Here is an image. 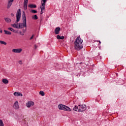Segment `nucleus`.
I'll return each mask as SVG.
<instances>
[{
  "mask_svg": "<svg viewBox=\"0 0 126 126\" xmlns=\"http://www.w3.org/2000/svg\"><path fill=\"white\" fill-rule=\"evenodd\" d=\"M83 40L80 38V36H78L74 42V47L75 50L77 51H80L82 48H83Z\"/></svg>",
  "mask_w": 126,
  "mask_h": 126,
  "instance_id": "nucleus-1",
  "label": "nucleus"
},
{
  "mask_svg": "<svg viewBox=\"0 0 126 126\" xmlns=\"http://www.w3.org/2000/svg\"><path fill=\"white\" fill-rule=\"evenodd\" d=\"M23 23L18 24V29H21L24 27H26V16L25 15V12H23Z\"/></svg>",
  "mask_w": 126,
  "mask_h": 126,
  "instance_id": "nucleus-2",
  "label": "nucleus"
},
{
  "mask_svg": "<svg viewBox=\"0 0 126 126\" xmlns=\"http://www.w3.org/2000/svg\"><path fill=\"white\" fill-rule=\"evenodd\" d=\"M58 108L59 110H63V111H67V112H70L71 111L70 108L63 104H59Z\"/></svg>",
  "mask_w": 126,
  "mask_h": 126,
  "instance_id": "nucleus-3",
  "label": "nucleus"
},
{
  "mask_svg": "<svg viewBox=\"0 0 126 126\" xmlns=\"http://www.w3.org/2000/svg\"><path fill=\"white\" fill-rule=\"evenodd\" d=\"M21 17V10L19 9L18 10L16 14V18H17V20L16 21V23H17V22H19Z\"/></svg>",
  "mask_w": 126,
  "mask_h": 126,
  "instance_id": "nucleus-4",
  "label": "nucleus"
},
{
  "mask_svg": "<svg viewBox=\"0 0 126 126\" xmlns=\"http://www.w3.org/2000/svg\"><path fill=\"white\" fill-rule=\"evenodd\" d=\"M86 105H79L78 106V111L79 112H84L86 110Z\"/></svg>",
  "mask_w": 126,
  "mask_h": 126,
  "instance_id": "nucleus-5",
  "label": "nucleus"
},
{
  "mask_svg": "<svg viewBox=\"0 0 126 126\" xmlns=\"http://www.w3.org/2000/svg\"><path fill=\"white\" fill-rule=\"evenodd\" d=\"M12 53H16V54H20L21 52H22V49L18 48V49H13L12 50Z\"/></svg>",
  "mask_w": 126,
  "mask_h": 126,
  "instance_id": "nucleus-6",
  "label": "nucleus"
},
{
  "mask_svg": "<svg viewBox=\"0 0 126 126\" xmlns=\"http://www.w3.org/2000/svg\"><path fill=\"white\" fill-rule=\"evenodd\" d=\"M13 108L15 110H18L19 109V104L18 101H15L13 104Z\"/></svg>",
  "mask_w": 126,
  "mask_h": 126,
  "instance_id": "nucleus-7",
  "label": "nucleus"
},
{
  "mask_svg": "<svg viewBox=\"0 0 126 126\" xmlns=\"http://www.w3.org/2000/svg\"><path fill=\"white\" fill-rule=\"evenodd\" d=\"M26 106L28 108H30V107L34 106V102L29 101L28 103H27Z\"/></svg>",
  "mask_w": 126,
  "mask_h": 126,
  "instance_id": "nucleus-8",
  "label": "nucleus"
},
{
  "mask_svg": "<svg viewBox=\"0 0 126 126\" xmlns=\"http://www.w3.org/2000/svg\"><path fill=\"white\" fill-rule=\"evenodd\" d=\"M12 2H13V0H8L7 8H10V6L12 5Z\"/></svg>",
  "mask_w": 126,
  "mask_h": 126,
  "instance_id": "nucleus-9",
  "label": "nucleus"
},
{
  "mask_svg": "<svg viewBox=\"0 0 126 126\" xmlns=\"http://www.w3.org/2000/svg\"><path fill=\"white\" fill-rule=\"evenodd\" d=\"M28 4V0H24V9L26 10L27 9V5Z\"/></svg>",
  "mask_w": 126,
  "mask_h": 126,
  "instance_id": "nucleus-10",
  "label": "nucleus"
},
{
  "mask_svg": "<svg viewBox=\"0 0 126 126\" xmlns=\"http://www.w3.org/2000/svg\"><path fill=\"white\" fill-rule=\"evenodd\" d=\"M60 31H61V28L57 27L55 29V34L56 35H58V34H60Z\"/></svg>",
  "mask_w": 126,
  "mask_h": 126,
  "instance_id": "nucleus-11",
  "label": "nucleus"
},
{
  "mask_svg": "<svg viewBox=\"0 0 126 126\" xmlns=\"http://www.w3.org/2000/svg\"><path fill=\"white\" fill-rule=\"evenodd\" d=\"M45 8H46V3H42L41 6H40L41 10L43 11V10H45Z\"/></svg>",
  "mask_w": 126,
  "mask_h": 126,
  "instance_id": "nucleus-12",
  "label": "nucleus"
},
{
  "mask_svg": "<svg viewBox=\"0 0 126 126\" xmlns=\"http://www.w3.org/2000/svg\"><path fill=\"white\" fill-rule=\"evenodd\" d=\"M13 95L14 96H17V97H18V96H21L22 97V96H23L22 94H21L20 93H17V92L14 93Z\"/></svg>",
  "mask_w": 126,
  "mask_h": 126,
  "instance_id": "nucleus-13",
  "label": "nucleus"
},
{
  "mask_svg": "<svg viewBox=\"0 0 126 126\" xmlns=\"http://www.w3.org/2000/svg\"><path fill=\"white\" fill-rule=\"evenodd\" d=\"M29 7L30 8H36L37 6L35 4H30L28 5Z\"/></svg>",
  "mask_w": 126,
  "mask_h": 126,
  "instance_id": "nucleus-14",
  "label": "nucleus"
},
{
  "mask_svg": "<svg viewBox=\"0 0 126 126\" xmlns=\"http://www.w3.org/2000/svg\"><path fill=\"white\" fill-rule=\"evenodd\" d=\"M57 38L58 39V40H63L64 39V36H61L60 35H58L57 36Z\"/></svg>",
  "mask_w": 126,
  "mask_h": 126,
  "instance_id": "nucleus-15",
  "label": "nucleus"
},
{
  "mask_svg": "<svg viewBox=\"0 0 126 126\" xmlns=\"http://www.w3.org/2000/svg\"><path fill=\"white\" fill-rule=\"evenodd\" d=\"M2 82L4 83V84H8V80L6 79H3Z\"/></svg>",
  "mask_w": 126,
  "mask_h": 126,
  "instance_id": "nucleus-16",
  "label": "nucleus"
},
{
  "mask_svg": "<svg viewBox=\"0 0 126 126\" xmlns=\"http://www.w3.org/2000/svg\"><path fill=\"white\" fill-rule=\"evenodd\" d=\"M4 20L7 22V23H10V22H11V19L9 18H4Z\"/></svg>",
  "mask_w": 126,
  "mask_h": 126,
  "instance_id": "nucleus-17",
  "label": "nucleus"
},
{
  "mask_svg": "<svg viewBox=\"0 0 126 126\" xmlns=\"http://www.w3.org/2000/svg\"><path fill=\"white\" fill-rule=\"evenodd\" d=\"M11 26H12V27H13L14 28H16L17 29H18V24H12Z\"/></svg>",
  "mask_w": 126,
  "mask_h": 126,
  "instance_id": "nucleus-18",
  "label": "nucleus"
},
{
  "mask_svg": "<svg viewBox=\"0 0 126 126\" xmlns=\"http://www.w3.org/2000/svg\"><path fill=\"white\" fill-rule=\"evenodd\" d=\"M4 32H5V34H6V35H11V32L8 31L4 30Z\"/></svg>",
  "mask_w": 126,
  "mask_h": 126,
  "instance_id": "nucleus-19",
  "label": "nucleus"
},
{
  "mask_svg": "<svg viewBox=\"0 0 126 126\" xmlns=\"http://www.w3.org/2000/svg\"><path fill=\"white\" fill-rule=\"evenodd\" d=\"M8 30H9L10 31H11L12 32H13L14 33H16V31L14 30L12 28H8Z\"/></svg>",
  "mask_w": 126,
  "mask_h": 126,
  "instance_id": "nucleus-20",
  "label": "nucleus"
},
{
  "mask_svg": "<svg viewBox=\"0 0 126 126\" xmlns=\"http://www.w3.org/2000/svg\"><path fill=\"white\" fill-rule=\"evenodd\" d=\"M32 19L34 20H37V19H38V16L36 15H34L32 16Z\"/></svg>",
  "mask_w": 126,
  "mask_h": 126,
  "instance_id": "nucleus-21",
  "label": "nucleus"
},
{
  "mask_svg": "<svg viewBox=\"0 0 126 126\" xmlns=\"http://www.w3.org/2000/svg\"><path fill=\"white\" fill-rule=\"evenodd\" d=\"M73 110L74 111H76V112H77V110H78V106H75L73 108Z\"/></svg>",
  "mask_w": 126,
  "mask_h": 126,
  "instance_id": "nucleus-22",
  "label": "nucleus"
},
{
  "mask_svg": "<svg viewBox=\"0 0 126 126\" xmlns=\"http://www.w3.org/2000/svg\"><path fill=\"white\" fill-rule=\"evenodd\" d=\"M39 94L40 95H41V96H45V93H44V92L41 91L40 92H39Z\"/></svg>",
  "mask_w": 126,
  "mask_h": 126,
  "instance_id": "nucleus-23",
  "label": "nucleus"
},
{
  "mask_svg": "<svg viewBox=\"0 0 126 126\" xmlns=\"http://www.w3.org/2000/svg\"><path fill=\"white\" fill-rule=\"evenodd\" d=\"M0 126H4L3 122H2V120H0Z\"/></svg>",
  "mask_w": 126,
  "mask_h": 126,
  "instance_id": "nucleus-24",
  "label": "nucleus"
},
{
  "mask_svg": "<svg viewBox=\"0 0 126 126\" xmlns=\"http://www.w3.org/2000/svg\"><path fill=\"white\" fill-rule=\"evenodd\" d=\"M0 44H1L2 45H6V42L0 40Z\"/></svg>",
  "mask_w": 126,
  "mask_h": 126,
  "instance_id": "nucleus-25",
  "label": "nucleus"
},
{
  "mask_svg": "<svg viewBox=\"0 0 126 126\" xmlns=\"http://www.w3.org/2000/svg\"><path fill=\"white\" fill-rule=\"evenodd\" d=\"M31 12L32 13H37V11L36 10H32Z\"/></svg>",
  "mask_w": 126,
  "mask_h": 126,
  "instance_id": "nucleus-26",
  "label": "nucleus"
},
{
  "mask_svg": "<svg viewBox=\"0 0 126 126\" xmlns=\"http://www.w3.org/2000/svg\"><path fill=\"white\" fill-rule=\"evenodd\" d=\"M47 0H42L43 3H46Z\"/></svg>",
  "mask_w": 126,
  "mask_h": 126,
  "instance_id": "nucleus-27",
  "label": "nucleus"
},
{
  "mask_svg": "<svg viewBox=\"0 0 126 126\" xmlns=\"http://www.w3.org/2000/svg\"><path fill=\"white\" fill-rule=\"evenodd\" d=\"M33 38H34V34H33V35L31 36V37L30 38V40H32V39Z\"/></svg>",
  "mask_w": 126,
  "mask_h": 126,
  "instance_id": "nucleus-28",
  "label": "nucleus"
},
{
  "mask_svg": "<svg viewBox=\"0 0 126 126\" xmlns=\"http://www.w3.org/2000/svg\"><path fill=\"white\" fill-rule=\"evenodd\" d=\"M19 64H22V61H19Z\"/></svg>",
  "mask_w": 126,
  "mask_h": 126,
  "instance_id": "nucleus-29",
  "label": "nucleus"
},
{
  "mask_svg": "<svg viewBox=\"0 0 126 126\" xmlns=\"http://www.w3.org/2000/svg\"><path fill=\"white\" fill-rule=\"evenodd\" d=\"M43 13H44V10H41L40 14H43Z\"/></svg>",
  "mask_w": 126,
  "mask_h": 126,
  "instance_id": "nucleus-30",
  "label": "nucleus"
},
{
  "mask_svg": "<svg viewBox=\"0 0 126 126\" xmlns=\"http://www.w3.org/2000/svg\"><path fill=\"white\" fill-rule=\"evenodd\" d=\"M37 48H38V46H37V45H34V49H37Z\"/></svg>",
  "mask_w": 126,
  "mask_h": 126,
  "instance_id": "nucleus-31",
  "label": "nucleus"
},
{
  "mask_svg": "<svg viewBox=\"0 0 126 126\" xmlns=\"http://www.w3.org/2000/svg\"><path fill=\"white\" fill-rule=\"evenodd\" d=\"M20 34H21V35H22V36H23V35H24V34L22 33V32H20Z\"/></svg>",
  "mask_w": 126,
  "mask_h": 126,
  "instance_id": "nucleus-32",
  "label": "nucleus"
},
{
  "mask_svg": "<svg viewBox=\"0 0 126 126\" xmlns=\"http://www.w3.org/2000/svg\"><path fill=\"white\" fill-rule=\"evenodd\" d=\"M11 16L13 17V16H14V15L13 13H11Z\"/></svg>",
  "mask_w": 126,
  "mask_h": 126,
  "instance_id": "nucleus-33",
  "label": "nucleus"
},
{
  "mask_svg": "<svg viewBox=\"0 0 126 126\" xmlns=\"http://www.w3.org/2000/svg\"><path fill=\"white\" fill-rule=\"evenodd\" d=\"M0 33H2V30H0Z\"/></svg>",
  "mask_w": 126,
  "mask_h": 126,
  "instance_id": "nucleus-34",
  "label": "nucleus"
},
{
  "mask_svg": "<svg viewBox=\"0 0 126 126\" xmlns=\"http://www.w3.org/2000/svg\"><path fill=\"white\" fill-rule=\"evenodd\" d=\"M98 42H99V44H101V41H98Z\"/></svg>",
  "mask_w": 126,
  "mask_h": 126,
  "instance_id": "nucleus-35",
  "label": "nucleus"
}]
</instances>
